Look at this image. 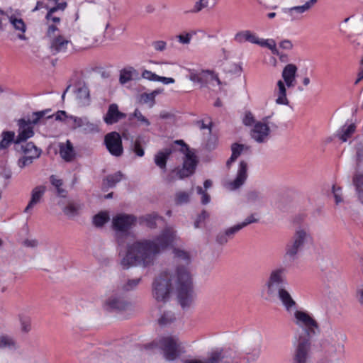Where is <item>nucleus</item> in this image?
<instances>
[{
	"label": "nucleus",
	"instance_id": "35",
	"mask_svg": "<svg viewBox=\"0 0 363 363\" xmlns=\"http://www.w3.org/2000/svg\"><path fill=\"white\" fill-rule=\"evenodd\" d=\"M257 45L269 48L273 55H279V51L277 48L276 42L273 39H259Z\"/></svg>",
	"mask_w": 363,
	"mask_h": 363
},
{
	"label": "nucleus",
	"instance_id": "7",
	"mask_svg": "<svg viewBox=\"0 0 363 363\" xmlns=\"http://www.w3.org/2000/svg\"><path fill=\"white\" fill-rule=\"evenodd\" d=\"M155 345L158 346L162 350L164 358L169 361L176 359L182 352L178 339L174 337H163L158 343L153 342L146 345L145 348L152 349Z\"/></svg>",
	"mask_w": 363,
	"mask_h": 363
},
{
	"label": "nucleus",
	"instance_id": "61",
	"mask_svg": "<svg viewBox=\"0 0 363 363\" xmlns=\"http://www.w3.org/2000/svg\"><path fill=\"white\" fill-rule=\"evenodd\" d=\"M209 214L206 211H203L199 215L198 218L194 223L195 228L199 227V223L201 221H203L205 219H206L208 217Z\"/></svg>",
	"mask_w": 363,
	"mask_h": 363
},
{
	"label": "nucleus",
	"instance_id": "13",
	"mask_svg": "<svg viewBox=\"0 0 363 363\" xmlns=\"http://www.w3.org/2000/svg\"><path fill=\"white\" fill-rule=\"evenodd\" d=\"M125 118L126 114L119 111L118 106L116 104H111L108 106L103 119L106 125H113Z\"/></svg>",
	"mask_w": 363,
	"mask_h": 363
},
{
	"label": "nucleus",
	"instance_id": "63",
	"mask_svg": "<svg viewBox=\"0 0 363 363\" xmlns=\"http://www.w3.org/2000/svg\"><path fill=\"white\" fill-rule=\"evenodd\" d=\"M255 119L251 113H247L245 114V118L243 119V123L246 125H251L254 123Z\"/></svg>",
	"mask_w": 363,
	"mask_h": 363
},
{
	"label": "nucleus",
	"instance_id": "50",
	"mask_svg": "<svg viewBox=\"0 0 363 363\" xmlns=\"http://www.w3.org/2000/svg\"><path fill=\"white\" fill-rule=\"evenodd\" d=\"M133 151L138 157H143L144 155L145 152L139 140H136L134 142Z\"/></svg>",
	"mask_w": 363,
	"mask_h": 363
},
{
	"label": "nucleus",
	"instance_id": "64",
	"mask_svg": "<svg viewBox=\"0 0 363 363\" xmlns=\"http://www.w3.org/2000/svg\"><path fill=\"white\" fill-rule=\"evenodd\" d=\"M155 93L151 94H145V95H143V99L145 103L151 102L152 105L155 103Z\"/></svg>",
	"mask_w": 363,
	"mask_h": 363
},
{
	"label": "nucleus",
	"instance_id": "39",
	"mask_svg": "<svg viewBox=\"0 0 363 363\" xmlns=\"http://www.w3.org/2000/svg\"><path fill=\"white\" fill-rule=\"evenodd\" d=\"M135 71L133 68L123 69L120 72L119 81L121 84H124L133 79V72Z\"/></svg>",
	"mask_w": 363,
	"mask_h": 363
},
{
	"label": "nucleus",
	"instance_id": "31",
	"mask_svg": "<svg viewBox=\"0 0 363 363\" xmlns=\"http://www.w3.org/2000/svg\"><path fill=\"white\" fill-rule=\"evenodd\" d=\"M353 184L355 186L358 198L363 203V173L357 174L353 177Z\"/></svg>",
	"mask_w": 363,
	"mask_h": 363
},
{
	"label": "nucleus",
	"instance_id": "26",
	"mask_svg": "<svg viewBox=\"0 0 363 363\" xmlns=\"http://www.w3.org/2000/svg\"><path fill=\"white\" fill-rule=\"evenodd\" d=\"M60 154L66 162H71L74 159L75 152L69 140L67 141L65 145L60 146Z\"/></svg>",
	"mask_w": 363,
	"mask_h": 363
},
{
	"label": "nucleus",
	"instance_id": "10",
	"mask_svg": "<svg viewBox=\"0 0 363 363\" xmlns=\"http://www.w3.org/2000/svg\"><path fill=\"white\" fill-rule=\"evenodd\" d=\"M104 144L110 154L120 157L123 152L122 139L120 134L116 131L107 133L104 137Z\"/></svg>",
	"mask_w": 363,
	"mask_h": 363
},
{
	"label": "nucleus",
	"instance_id": "59",
	"mask_svg": "<svg viewBox=\"0 0 363 363\" xmlns=\"http://www.w3.org/2000/svg\"><path fill=\"white\" fill-rule=\"evenodd\" d=\"M333 192L335 199V203L338 204L342 202V199L341 197V188L336 187L335 185L333 186Z\"/></svg>",
	"mask_w": 363,
	"mask_h": 363
},
{
	"label": "nucleus",
	"instance_id": "53",
	"mask_svg": "<svg viewBox=\"0 0 363 363\" xmlns=\"http://www.w3.org/2000/svg\"><path fill=\"white\" fill-rule=\"evenodd\" d=\"M142 77L144 79H148L150 81H158V78H159L158 75L152 72L151 71L146 70V69L142 72Z\"/></svg>",
	"mask_w": 363,
	"mask_h": 363
},
{
	"label": "nucleus",
	"instance_id": "27",
	"mask_svg": "<svg viewBox=\"0 0 363 363\" xmlns=\"http://www.w3.org/2000/svg\"><path fill=\"white\" fill-rule=\"evenodd\" d=\"M0 141V150L7 149L12 143L16 144L15 133L13 131H3Z\"/></svg>",
	"mask_w": 363,
	"mask_h": 363
},
{
	"label": "nucleus",
	"instance_id": "60",
	"mask_svg": "<svg viewBox=\"0 0 363 363\" xmlns=\"http://www.w3.org/2000/svg\"><path fill=\"white\" fill-rule=\"evenodd\" d=\"M69 118L73 121L74 122V128H82V125L84 124V121L86 118H79L73 116H70Z\"/></svg>",
	"mask_w": 363,
	"mask_h": 363
},
{
	"label": "nucleus",
	"instance_id": "14",
	"mask_svg": "<svg viewBox=\"0 0 363 363\" xmlns=\"http://www.w3.org/2000/svg\"><path fill=\"white\" fill-rule=\"evenodd\" d=\"M247 178V164L245 161H241L239 164L238 170L235 179L229 182V188L235 190L240 188Z\"/></svg>",
	"mask_w": 363,
	"mask_h": 363
},
{
	"label": "nucleus",
	"instance_id": "37",
	"mask_svg": "<svg viewBox=\"0 0 363 363\" xmlns=\"http://www.w3.org/2000/svg\"><path fill=\"white\" fill-rule=\"evenodd\" d=\"M109 220V216L106 212H101L94 216L93 223L96 227L103 226Z\"/></svg>",
	"mask_w": 363,
	"mask_h": 363
},
{
	"label": "nucleus",
	"instance_id": "24",
	"mask_svg": "<svg viewBox=\"0 0 363 363\" xmlns=\"http://www.w3.org/2000/svg\"><path fill=\"white\" fill-rule=\"evenodd\" d=\"M257 221V219L255 218L253 215H251L250 216L247 217L243 222L227 228L226 230H225V232L226 233V235L228 236V238L231 240L234 238L235 235L241 229H242L247 225L255 223Z\"/></svg>",
	"mask_w": 363,
	"mask_h": 363
},
{
	"label": "nucleus",
	"instance_id": "20",
	"mask_svg": "<svg viewBox=\"0 0 363 363\" xmlns=\"http://www.w3.org/2000/svg\"><path fill=\"white\" fill-rule=\"evenodd\" d=\"M277 296L287 312L290 313L295 309L296 303L286 289L280 290Z\"/></svg>",
	"mask_w": 363,
	"mask_h": 363
},
{
	"label": "nucleus",
	"instance_id": "29",
	"mask_svg": "<svg viewBox=\"0 0 363 363\" xmlns=\"http://www.w3.org/2000/svg\"><path fill=\"white\" fill-rule=\"evenodd\" d=\"M355 130L356 126L354 123L342 126V128L338 131L339 138L342 141L346 142L349 138L352 137Z\"/></svg>",
	"mask_w": 363,
	"mask_h": 363
},
{
	"label": "nucleus",
	"instance_id": "18",
	"mask_svg": "<svg viewBox=\"0 0 363 363\" xmlns=\"http://www.w3.org/2000/svg\"><path fill=\"white\" fill-rule=\"evenodd\" d=\"M297 70V67L294 64H288L284 67L281 76L288 88L294 86Z\"/></svg>",
	"mask_w": 363,
	"mask_h": 363
},
{
	"label": "nucleus",
	"instance_id": "4",
	"mask_svg": "<svg viewBox=\"0 0 363 363\" xmlns=\"http://www.w3.org/2000/svg\"><path fill=\"white\" fill-rule=\"evenodd\" d=\"M286 269L284 267H279L271 271L268 279L262 286L261 296L268 301H272L280 291L285 288Z\"/></svg>",
	"mask_w": 363,
	"mask_h": 363
},
{
	"label": "nucleus",
	"instance_id": "46",
	"mask_svg": "<svg viewBox=\"0 0 363 363\" xmlns=\"http://www.w3.org/2000/svg\"><path fill=\"white\" fill-rule=\"evenodd\" d=\"M133 116L137 119L140 124L145 125V126H149L150 125V122L149 120L144 116L142 113L136 108L133 113Z\"/></svg>",
	"mask_w": 363,
	"mask_h": 363
},
{
	"label": "nucleus",
	"instance_id": "58",
	"mask_svg": "<svg viewBox=\"0 0 363 363\" xmlns=\"http://www.w3.org/2000/svg\"><path fill=\"white\" fill-rule=\"evenodd\" d=\"M192 35L189 33L185 34H180L177 36L179 43L182 44H189L191 41Z\"/></svg>",
	"mask_w": 363,
	"mask_h": 363
},
{
	"label": "nucleus",
	"instance_id": "28",
	"mask_svg": "<svg viewBox=\"0 0 363 363\" xmlns=\"http://www.w3.org/2000/svg\"><path fill=\"white\" fill-rule=\"evenodd\" d=\"M22 152L26 155H29L35 158H38L41 155V150L38 148L32 142L26 143L21 146Z\"/></svg>",
	"mask_w": 363,
	"mask_h": 363
},
{
	"label": "nucleus",
	"instance_id": "9",
	"mask_svg": "<svg viewBox=\"0 0 363 363\" xmlns=\"http://www.w3.org/2000/svg\"><path fill=\"white\" fill-rule=\"evenodd\" d=\"M311 240L310 235L304 230H297L286 247V255L294 258L301 250L305 242Z\"/></svg>",
	"mask_w": 363,
	"mask_h": 363
},
{
	"label": "nucleus",
	"instance_id": "48",
	"mask_svg": "<svg viewBox=\"0 0 363 363\" xmlns=\"http://www.w3.org/2000/svg\"><path fill=\"white\" fill-rule=\"evenodd\" d=\"M208 5V0H199L196 1L193 7V9L190 11L191 13H199L202 9L206 8Z\"/></svg>",
	"mask_w": 363,
	"mask_h": 363
},
{
	"label": "nucleus",
	"instance_id": "6",
	"mask_svg": "<svg viewBox=\"0 0 363 363\" xmlns=\"http://www.w3.org/2000/svg\"><path fill=\"white\" fill-rule=\"evenodd\" d=\"M174 143L182 146L180 152L185 155L182 167L177 170V175L178 178L184 179L194 173L198 160L194 152L190 150L189 147L184 142V140H175Z\"/></svg>",
	"mask_w": 363,
	"mask_h": 363
},
{
	"label": "nucleus",
	"instance_id": "3",
	"mask_svg": "<svg viewBox=\"0 0 363 363\" xmlns=\"http://www.w3.org/2000/svg\"><path fill=\"white\" fill-rule=\"evenodd\" d=\"M294 323L303 329L305 334L299 336L295 350L294 362L306 363L311 348V337L315 335L319 326L317 321L307 311L296 310L294 312Z\"/></svg>",
	"mask_w": 363,
	"mask_h": 363
},
{
	"label": "nucleus",
	"instance_id": "11",
	"mask_svg": "<svg viewBox=\"0 0 363 363\" xmlns=\"http://www.w3.org/2000/svg\"><path fill=\"white\" fill-rule=\"evenodd\" d=\"M69 45H72L71 40L60 34L49 40V49L54 55L66 52Z\"/></svg>",
	"mask_w": 363,
	"mask_h": 363
},
{
	"label": "nucleus",
	"instance_id": "44",
	"mask_svg": "<svg viewBox=\"0 0 363 363\" xmlns=\"http://www.w3.org/2000/svg\"><path fill=\"white\" fill-rule=\"evenodd\" d=\"M317 0H309L306 2L302 6H294L291 9V11H296L299 13H302L308 11L310 8H311L315 3Z\"/></svg>",
	"mask_w": 363,
	"mask_h": 363
},
{
	"label": "nucleus",
	"instance_id": "32",
	"mask_svg": "<svg viewBox=\"0 0 363 363\" xmlns=\"http://www.w3.org/2000/svg\"><path fill=\"white\" fill-rule=\"evenodd\" d=\"M222 359L221 353L213 352L211 355L205 361H201L196 359H184V363H219Z\"/></svg>",
	"mask_w": 363,
	"mask_h": 363
},
{
	"label": "nucleus",
	"instance_id": "1",
	"mask_svg": "<svg viewBox=\"0 0 363 363\" xmlns=\"http://www.w3.org/2000/svg\"><path fill=\"white\" fill-rule=\"evenodd\" d=\"M176 259L174 274L161 272L152 284V295L157 301L166 302L175 284L177 298L182 308L190 306L194 299V286L188 266L191 262L188 252L174 248Z\"/></svg>",
	"mask_w": 363,
	"mask_h": 363
},
{
	"label": "nucleus",
	"instance_id": "19",
	"mask_svg": "<svg viewBox=\"0 0 363 363\" xmlns=\"http://www.w3.org/2000/svg\"><path fill=\"white\" fill-rule=\"evenodd\" d=\"M77 103L82 106H89L91 103L90 91L86 84L79 85L74 91Z\"/></svg>",
	"mask_w": 363,
	"mask_h": 363
},
{
	"label": "nucleus",
	"instance_id": "51",
	"mask_svg": "<svg viewBox=\"0 0 363 363\" xmlns=\"http://www.w3.org/2000/svg\"><path fill=\"white\" fill-rule=\"evenodd\" d=\"M53 116H55V118L56 121H64L67 118H69V116H68L67 115V113L65 111H58L55 115H53V116H52V115L48 116L47 117V118H51Z\"/></svg>",
	"mask_w": 363,
	"mask_h": 363
},
{
	"label": "nucleus",
	"instance_id": "57",
	"mask_svg": "<svg viewBox=\"0 0 363 363\" xmlns=\"http://www.w3.org/2000/svg\"><path fill=\"white\" fill-rule=\"evenodd\" d=\"M21 330L23 332L28 333L31 329V323L30 318H24L21 320Z\"/></svg>",
	"mask_w": 363,
	"mask_h": 363
},
{
	"label": "nucleus",
	"instance_id": "2",
	"mask_svg": "<svg viewBox=\"0 0 363 363\" xmlns=\"http://www.w3.org/2000/svg\"><path fill=\"white\" fill-rule=\"evenodd\" d=\"M176 239L175 231L166 228L153 240H143L134 242L127 247V252L121 259L123 269L132 266L147 267L153 265L157 255L172 245Z\"/></svg>",
	"mask_w": 363,
	"mask_h": 363
},
{
	"label": "nucleus",
	"instance_id": "40",
	"mask_svg": "<svg viewBox=\"0 0 363 363\" xmlns=\"http://www.w3.org/2000/svg\"><path fill=\"white\" fill-rule=\"evenodd\" d=\"M122 177H123V174L120 172H118L113 174H110V175L107 176L106 180L107 182L108 186H109V187L114 186L116 185V184H117L122 179Z\"/></svg>",
	"mask_w": 363,
	"mask_h": 363
},
{
	"label": "nucleus",
	"instance_id": "16",
	"mask_svg": "<svg viewBox=\"0 0 363 363\" xmlns=\"http://www.w3.org/2000/svg\"><path fill=\"white\" fill-rule=\"evenodd\" d=\"M269 132L270 129L267 124L257 122L252 130L251 135L257 142L263 143L268 137Z\"/></svg>",
	"mask_w": 363,
	"mask_h": 363
},
{
	"label": "nucleus",
	"instance_id": "21",
	"mask_svg": "<svg viewBox=\"0 0 363 363\" xmlns=\"http://www.w3.org/2000/svg\"><path fill=\"white\" fill-rule=\"evenodd\" d=\"M286 84L282 80H279L274 94L277 96L276 103L279 105H288L289 101L286 96Z\"/></svg>",
	"mask_w": 363,
	"mask_h": 363
},
{
	"label": "nucleus",
	"instance_id": "5",
	"mask_svg": "<svg viewBox=\"0 0 363 363\" xmlns=\"http://www.w3.org/2000/svg\"><path fill=\"white\" fill-rule=\"evenodd\" d=\"M50 109H45L40 111L33 112L32 120L20 118L17 121L18 135L16 137V144H20L26 141L34 135V126L43 118Z\"/></svg>",
	"mask_w": 363,
	"mask_h": 363
},
{
	"label": "nucleus",
	"instance_id": "25",
	"mask_svg": "<svg viewBox=\"0 0 363 363\" xmlns=\"http://www.w3.org/2000/svg\"><path fill=\"white\" fill-rule=\"evenodd\" d=\"M189 72V79L196 83L203 84L206 82L207 76L213 74V72L209 70H201L200 72H197L195 69H188Z\"/></svg>",
	"mask_w": 363,
	"mask_h": 363
},
{
	"label": "nucleus",
	"instance_id": "52",
	"mask_svg": "<svg viewBox=\"0 0 363 363\" xmlns=\"http://www.w3.org/2000/svg\"><path fill=\"white\" fill-rule=\"evenodd\" d=\"M229 240L230 238H228L225 231L219 233L216 239V242L221 245L226 244Z\"/></svg>",
	"mask_w": 363,
	"mask_h": 363
},
{
	"label": "nucleus",
	"instance_id": "62",
	"mask_svg": "<svg viewBox=\"0 0 363 363\" xmlns=\"http://www.w3.org/2000/svg\"><path fill=\"white\" fill-rule=\"evenodd\" d=\"M279 47L284 50H290L293 48V44L289 40H284L280 42Z\"/></svg>",
	"mask_w": 363,
	"mask_h": 363
},
{
	"label": "nucleus",
	"instance_id": "47",
	"mask_svg": "<svg viewBox=\"0 0 363 363\" xmlns=\"http://www.w3.org/2000/svg\"><path fill=\"white\" fill-rule=\"evenodd\" d=\"M141 278L129 279L125 284L123 285V289L125 291L134 289L140 282Z\"/></svg>",
	"mask_w": 363,
	"mask_h": 363
},
{
	"label": "nucleus",
	"instance_id": "15",
	"mask_svg": "<svg viewBox=\"0 0 363 363\" xmlns=\"http://www.w3.org/2000/svg\"><path fill=\"white\" fill-rule=\"evenodd\" d=\"M6 17L9 19L13 30L17 32L18 38L22 40H27V38L25 35L27 30V26L24 21L21 18H18L13 14L9 16L6 13Z\"/></svg>",
	"mask_w": 363,
	"mask_h": 363
},
{
	"label": "nucleus",
	"instance_id": "8",
	"mask_svg": "<svg viewBox=\"0 0 363 363\" xmlns=\"http://www.w3.org/2000/svg\"><path fill=\"white\" fill-rule=\"evenodd\" d=\"M108 312L123 313L131 310V303L124 296L115 294L108 297L103 305Z\"/></svg>",
	"mask_w": 363,
	"mask_h": 363
},
{
	"label": "nucleus",
	"instance_id": "34",
	"mask_svg": "<svg viewBox=\"0 0 363 363\" xmlns=\"http://www.w3.org/2000/svg\"><path fill=\"white\" fill-rule=\"evenodd\" d=\"M50 181L52 185L55 187L58 196L61 197H66L67 191L62 187L63 185L62 180L58 179L55 175H51L50 177Z\"/></svg>",
	"mask_w": 363,
	"mask_h": 363
},
{
	"label": "nucleus",
	"instance_id": "45",
	"mask_svg": "<svg viewBox=\"0 0 363 363\" xmlns=\"http://www.w3.org/2000/svg\"><path fill=\"white\" fill-rule=\"evenodd\" d=\"M57 11V7H52L50 9L46 14V20L48 23L52 22V24L59 23L60 22V18L57 16H54L53 13Z\"/></svg>",
	"mask_w": 363,
	"mask_h": 363
},
{
	"label": "nucleus",
	"instance_id": "41",
	"mask_svg": "<svg viewBox=\"0 0 363 363\" xmlns=\"http://www.w3.org/2000/svg\"><path fill=\"white\" fill-rule=\"evenodd\" d=\"M9 347L10 349L16 348V343L13 340L8 336L0 337V349Z\"/></svg>",
	"mask_w": 363,
	"mask_h": 363
},
{
	"label": "nucleus",
	"instance_id": "12",
	"mask_svg": "<svg viewBox=\"0 0 363 363\" xmlns=\"http://www.w3.org/2000/svg\"><path fill=\"white\" fill-rule=\"evenodd\" d=\"M135 221L134 216L120 214L113 218V226L116 230L127 231Z\"/></svg>",
	"mask_w": 363,
	"mask_h": 363
},
{
	"label": "nucleus",
	"instance_id": "49",
	"mask_svg": "<svg viewBox=\"0 0 363 363\" xmlns=\"http://www.w3.org/2000/svg\"><path fill=\"white\" fill-rule=\"evenodd\" d=\"M35 159V157H33L29 155H24L23 157H21L18 160V165L20 167L23 168L26 166H28L33 163V160Z\"/></svg>",
	"mask_w": 363,
	"mask_h": 363
},
{
	"label": "nucleus",
	"instance_id": "33",
	"mask_svg": "<svg viewBox=\"0 0 363 363\" xmlns=\"http://www.w3.org/2000/svg\"><path fill=\"white\" fill-rule=\"evenodd\" d=\"M162 218L159 216L157 213H152L150 214H147L141 218H140V220L145 223V225L150 228H155L156 227V221L158 219H162Z\"/></svg>",
	"mask_w": 363,
	"mask_h": 363
},
{
	"label": "nucleus",
	"instance_id": "42",
	"mask_svg": "<svg viewBox=\"0 0 363 363\" xmlns=\"http://www.w3.org/2000/svg\"><path fill=\"white\" fill-rule=\"evenodd\" d=\"M175 319L174 313L170 311L164 312L158 320V323L163 326L172 323Z\"/></svg>",
	"mask_w": 363,
	"mask_h": 363
},
{
	"label": "nucleus",
	"instance_id": "23",
	"mask_svg": "<svg viewBox=\"0 0 363 363\" xmlns=\"http://www.w3.org/2000/svg\"><path fill=\"white\" fill-rule=\"evenodd\" d=\"M234 40L239 43L250 42L257 45V43H259V38L255 33L249 30H242L237 33L234 37Z\"/></svg>",
	"mask_w": 363,
	"mask_h": 363
},
{
	"label": "nucleus",
	"instance_id": "55",
	"mask_svg": "<svg viewBox=\"0 0 363 363\" xmlns=\"http://www.w3.org/2000/svg\"><path fill=\"white\" fill-rule=\"evenodd\" d=\"M197 189V193L199 194H201L202 195V197H201V203L203 204H207L208 203H209L210 201V196L205 191L203 190L202 187L201 186H197L196 188Z\"/></svg>",
	"mask_w": 363,
	"mask_h": 363
},
{
	"label": "nucleus",
	"instance_id": "43",
	"mask_svg": "<svg viewBox=\"0 0 363 363\" xmlns=\"http://www.w3.org/2000/svg\"><path fill=\"white\" fill-rule=\"evenodd\" d=\"M82 128L85 133H97L99 131V125L90 122L87 118H85Z\"/></svg>",
	"mask_w": 363,
	"mask_h": 363
},
{
	"label": "nucleus",
	"instance_id": "22",
	"mask_svg": "<svg viewBox=\"0 0 363 363\" xmlns=\"http://www.w3.org/2000/svg\"><path fill=\"white\" fill-rule=\"evenodd\" d=\"M45 192V187L44 186H38L35 187L31 193V199L25 208V212L28 213L33 208L35 205L40 202L42 197Z\"/></svg>",
	"mask_w": 363,
	"mask_h": 363
},
{
	"label": "nucleus",
	"instance_id": "30",
	"mask_svg": "<svg viewBox=\"0 0 363 363\" xmlns=\"http://www.w3.org/2000/svg\"><path fill=\"white\" fill-rule=\"evenodd\" d=\"M244 149V145L238 143H233L231 145L232 155L230 157L226 162V166L228 168L230 167V165L238 159L241 155Z\"/></svg>",
	"mask_w": 363,
	"mask_h": 363
},
{
	"label": "nucleus",
	"instance_id": "54",
	"mask_svg": "<svg viewBox=\"0 0 363 363\" xmlns=\"http://www.w3.org/2000/svg\"><path fill=\"white\" fill-rule=\"evenodd\" d=\"M58 30V28L56 26V24H49L47 32H46V36L50 39L52 38L53 37L57 36L55 35V32Z\"/></svg>",
	"mask_w": 363,
	"mask_h": 363
},
{
	"label": "nucleus",
	"instance_id": "36",
	"mask_svg": "<svg viewBox=\"0 0 363 363\" xmlns=\"http://www.w3.org/2000/svg\"><path fill=\"white\" fill-rule=\"evenodd\" d=\"M81 208V206L78 203H75L73 202H69L68 204L63 208V213L67 216L68 217H74L79 213V211Z\"/></svg>",
	"mask_w": 363,
	"mask_h": 363
},
{
	"label": "nucleus",
	"instance_id": "38",
	"mask_svg": "<svg viewBox=\"0 0 363 363\" xmlns=\"http://www.w3.org/2000/svg\"><path fill=\"white\" fill-rule=\"evenodd\" d=\"M190 199V194L186 191H178L175 194L174 201L177 205L187 203Z\"/></svg>",
	"mask_w": 363,
	"mask_h": 363
},
{
	"label": "nucleus",
	"instance_id": "17",
	"mask_svg": "<svg viewBox=\"0 0 363 363\" xmlns=\"http://www.w3.org/2000/svg\"><path fill=\"white\" fill-rule=\"evenodd\" d=\"M174 150V147L172 145L158 151L154 158L155 164L162 170L165 171L167 169V162Z\"/></svg>",
	"mask_w": 363,
	"mask_h": 363
},
{
	"label": "nucleus",
	"instance_id": "56",
	"mask_svg": "<svg viewBox=\"0 0 363 363\" xmlns=\"http://www.w3.org/2000/svg\"><path fill=\"white\" fill-rule=\"evenodd\" d=\"M152 46L157 51H164L167 48V43L163 40H157L152 43Z\"/></svg>",
	"mask_w": 363,
	"mask_h": 363
}]
</instances>
